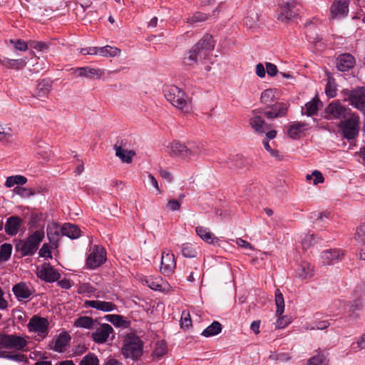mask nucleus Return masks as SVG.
<instances>
[{
    "mask_svg": "<svg viewBox=\"0 0 365 365\" xmlns=\"http://www.w3.org/2000/svg\"><path fill=\"white\" fill-rule=\"evenodd\" d=\"M163 92L166 100L173 106L185 113L191 111L190 99L183 90L174 85H169L164 88Z\"/></svg>",
    "mask_w": 365,
    "mask_h": 365,
    "instance_id": "1",
    "label": "nucleus"
},
{
    "mask_svg": "<svg viewBox=\"0 0 365 365\" xmlns=\"http://www.w3.org/2000/svg\"><path fill=\"white\" fill-rule=\"evenodd\" d=\"M44 237V229L41 227L31 233L26 240H19L16 249L22 256H31L37 251Z\"/></svg>",
    "mask_w": 365,
    "mask_h": 365,
    "instance_id": "2",
    "label": "nucleus"
},
{
    "mask_svg": "<svg viewBox=\"0 0 365 365\" xmlns=\"http://www.w3.org/2000/svg\"><path fill=\"white\" fill-rule=\"evenodd\" d=\"M121 351L125 358L137 359L143 354V342L135 334H128L125 336Z\"/></svg>",
    "mask_w": 365,
    "mask_h": 365,
    "instance_id": "3",
    "label": "nucleus"
},
{
    "mask_svg": "<svg viewBox=\"0 0 365 365\" xmlns=\"http://www.w3.org/2000/svg\"><path fill=\"white\" fill-rule=\"evenodd\" d=\"M344 101L349 104L361 113H365V87L359 86L354 89H344L341 91Z\"/></svg>",
    "mask_w": 365,
    "mask_h": 365,
    "instance_id": "4",
    "label": "nucleus"
},
{
    "mask_svg": "<svg viewBox=\"0 0 365 365\" xmlns=\"http://www.w3.org/2000/svg\"><path fill=\"white\" fill-rule=\"evenodd\" d=\"M359 123V115L356 113H353L348 118L341 120L339 127L341 128L344 136L350 140L355 138L358 135Z\"/></svg>",
    "mask_w": 365,
    "mask_h": 365,
    "instance_id": "5",
    "label": "nucleus"
},
{
    "mask_svg": "<svg viewBox=\"0 0 365 365\" xmlns=\"http://www.w3.org/2000/svg\"><path fill=\"white\" fill-rule=\"evenodd\" d=\"M48 326L49 322L47 319L34 315L30 319L27 328L29 332L36 334L37 340L41 341L48 336Z\"/></svg>",
    "mask_w": 365,
    "mask_h": 365,
    "instance_id": "6",
    "label": "nucleus"
},
{
    "mask_svg": "<svg viewBox=\"0 0 365 365\" xmlns=\"http://www.w3.org/2000/svg\"><path fill=\"white\" fill-rule=\"evenodd\" d=\"M26 345L27 340L24 336L16 334L0 335V350H4V349H10L21 351L23 350Z\"/></svg>",
    "mask_w": 365,
    "mask_h": 365,
    "instance_id": "7",
    "label": "nucleus"
},
{
    "mask_svg": "<svg viewBox=\"0 0 365 365\" xmlns=\"http://www.w3.org/2000/svg\"><path fill=\"white\" fill-rule=\"evenodd\" d=\"M106 260V252L102 246L93 245L88 250L86 258V266L89 269H96Z\"/></svg>",
    "mask_w": 365,
    "mask_h": 365,
    "instance_id": "8",
    "label": "nucleus"
},
{
    "mask_svg": "<svg viewBox=\"0 0 365 365\" xmlns=\"http://www.w3.org/2000/svg\"><path fill=\"white\" fill-rule=\"evenodd\" d=\"M279 12L277 19L282 22H288L297 16L295 11L297 2L295 0H279Z\"/></svg>",
    "mask_w": 365,
    "mask_h": 365,
    "instance_id": "9",
    "label": "nucleus"
},
{
    "mask_svg": "<svg viewBox=\"0 0 365 365\" xmlns=\"http://www.w3.org/2000/svg\"><path fill=\"white\" fill-rule=\"evenodd\" d=\"M176 268V259L174 254L169 250H163L161 253L160 272L165 276L173 274Z\"/></svg>",
    "mask_w": 365,
    "mask_h": 365,
    "instance_id": "10",
    "label": "nucleus"
},
{
    "mask_svg": "<svg viewBox=\"0 0 365 365\" xmlns=\"http://www.w3.org/2000/svg\"><path fill=\"white\" fill-rule=\"evenodd\" d=\"M95 331L92 333V339L97 344H103L106 342L110 335L113 334V329L108 324H98L95 326Z\"/></svg>",
    "mask_w": 365,
    "mask_h": 365,
    "instance_id": "11",
    "label": "nucleus"
},
{
    "mask_svg": "<svg viewBox=\"0 0 365 365\" xmlns=\"http://www.w3.org/2000/svg\"><path fill=\"white\" fill-rule=\"evenodd\" d=\"M173 157L175 158H199L197 152L191 150L179 141H173L168 147Z\"/></svg>",
    "mask_w": 365,
    "mask_h": 365,
    "instance_id": "12",
    "label": "nucleus"
},
{
    "mask_svg": "<svg viewBox=\"0 0 365 365\" xmlns=\"http://www.w3.org/2000/svg\"><path fill=\"white\" fill-rule=\"evenodd\" d=\"M347 108L339 101L330 103L325 109V118L328 120L344 118L346 115Z\"/></svg>",
    "mask_w": 365,
    "mask_h": 365,
    "instance_id": "13",
    "label": "nucleus"
},
{
    "mask_svg": "<svg viewBox=\"0 0 365 365\" xmlns=\"http://www.w3.org/2000/svg\"><path fill=\"white\" fill-rule=\"evenodd\" d=\"M36 274L41 279L52 282L60 278V274L49 263H44L37 267Z\"/></svg>",
    "mask_w": 365,
    "mask_h": 365,
    "instance_id": "14",
    "label": "nucleus"
},
{
    "mask_svg": "<svg viewBox=\"0 0 365 365\" xmlns=\"http://www.w3.org/2000/svg\"><path fill=\"white\" fill-rule=\"evenodd\" d=\"M349 5V0H334L330 8L331 18L339 19L347 16Z\"/></svg>",
    "mask_w": 365,
    "mask_h": 365,
    "instance_id": "15",
    "label": "nucleus"
},
{
    "mask_svg": "<svg viewBox=\"0 0 365 365\" xmlns=\"http://www.w3.org/2000/svg\"><path fill=\"white\" fill-rule=\"evenodd\" d=\"M344 252L339 249L327 250L321 254V262L324 265H331L341 260Z\"/></svg>",
    "mask_w": 365,
    "mask_h": 365,
    "instance_id": "16",
    "label": "nucleus"
},
{
    "mask_svg": "<svg viewBox=\"0 0 365 365\" xmlns=\"http://www.w3.org/2000/svg\"><path fill=\"white\" fill-rule=\"evenodd\" d=\"M74 73L78 77L89 79H99L104 75V71L100 68L85 66L76 68Z\"/></svg>",
    "mask_w": 365,
    "mask_h": 365,
    "instance_id": "17",
    "label": "nucleus"
},
{
    "mask_svg": "<svg viewBox=\"0 0 365 365\" xmlns=\"http://www.w3.org/2000/svg\"><path fill=\"white\" fill-rule=\"evenodd\" d=\"M145 282L148 287L153 290L163 292H168L171 290L169 283L160 277H149L145 280Z\"/></svg>",
    "mask_w": 365,
    "mask_h": 365,
    "instance_id": "18",
    "label": "nucleus"
},
{
    "mask_svg": "<svg viewBox=\"0 0 365 365\" xmlns=\"http://www.w3.org/2000/svg\"><path fill=\"white\" fill-rule=\"evenodd\" d=\"M115 155L121 160H132L136 157L134 150L129 148V145L123 141L118 142L114 145Z\"/></svg>",
    "mask_w": 365,
    "mask_h": 365,
    "instance_id": "19",
    "label": "nucleus"
},
{
    "mask_svg": "<svg viewBox=\"0 0 365 365\" xmlns=\"http://www.w3.org/2000/svg\"><path fill=\"white\" fill-rule=\"evenodd\" d=\"M200 52V56H207L210 51L214 48L212 36L210 34H205L195 45Z\"/></svg>",
    "mask_w": 365,
    "mask_h": 365,
    "instance_id": "20",
    "label": "nucleus"
},
{
    "mask_svg": "<svg viewBox=\"0 0 365 365\" xmlns=\"http://www.w3.org/2000/svg\"><path fill=\"white\" fill-rule=\"evenodd\" d=\"M86 307H91L104 312H109L117 310V306L110 302L100 300H86Z\"/></svg>",
    "mask_w": 365,
    "mask_h": 365,
    "instance_id": "21",
    "label": "nucleus"
},
{
    "mask_svg": "<svg viewBox=\"0 0 365 365\" xmlns=\"http://www.w3.org/2000/svg\"><path fill=\"white\" fill-rule=\"evenodd\" d=\"M258 113L257 110L252 111L253 116L250 119V123L255 132L262 134L269 129V125L258 115Z\"/></svg>",
    "mask_w": 365,
    "mask_h": 365,
    "instance_id": "22",
    "label": "nucleus"
},
{
    "mask_svg": "<svg viewBox=\"0 0 365 365\" xmlns=\"http://www.w3.org/2000/svg\"><path fill=\"white\" fill-rule=\"evenodd\" d=\"M355 58L351 54L344 53L336 58V67L340 71H347L355 65Z\"/></svg>",
    "mask_w": 365,
    "mask_h": 365,
    "instance_id": "23",
    "label": "nucleus"
},
{
    "mask_svg": "<svg viewBox=\"0 0 365 365\" xmlns=\"http://www.w3.org/2000/svg\"><path fill=\"white\" fill-rule=\"evenodd\" d=\"M70 340V336L67 333L63 332L53 340L51 348L57 352H63Z\"/></svg>",
    "mask_w": 365,
    "mask_h": 365,
    "instance_id": "24",
    "label": "nucleus"
},
{
    "mask_svg": "<svg viewBox=\"0 0 365 365\" xmlns=\"http://www.w3.org/2000/svg\"><path fill=\"white\" fill-rule=\"evenodd\" d=\"M47 237L52 247H57V242L61 234V228L56 223L48 224L46 228Z\"/></svg>",
    "mask_w": 365,
    "mask_h": 365,
    "instance_id": "25",
    "label": "nucleus"
},
{
    "mask_svg": "<svg viewBox=\"0 0 365 365\" xmlns=\"http://www.w3.org/2000/svg\"><path fill=\"white\" fill-rule=\"evenodd\" d=\"M296 276L302 280L311 279L314 276L313 266L307 262H302L296 270Z\"/></svg>",
    "mask_w": 365,
    "mask_h": 365,
    "instance_id": "26",
    "label": "nucleus"
},
{
    "mask_svg": "<svg viewBox=\"0 0 365 365\" xmlns=\"http://www.w3.org/2000/svg\"><path fill=\"white\" fill-rule=\"evenodd\" d=\"M22 225L21 218L16 216H12L7 219L5 225L6 232L11 236L16 235Z\"/></svg>",
    "mask_w": 365,
    "mask_h": 365,
    "instance_id": "27",
    "label": "nucleus"
},
{
    "mask_svg": "<svg viewBox=\"0 0 365 365\" xmlns=\"http://www.w3.org/2000/svg\"><path fill=\"white\" fill-rule=\"evenodd\" d=\"M12 291L15 297L19 301L28 299L32 294V290L24 282H20L14 285Z\"/></svg>",
    "mask_w": 365,
    "mask_h": 365,
    "instance_id": "28",
    "label": "nucleus"
},
{
    "mask_svg": "<svg viewBox=\"0 0 365 365\" xmlns=\"http://www.w3.org/2000/svg\"><path fill=\"white\" fill-rule=\"evenodd\" d=\"M197 235L205 242L209 244H215L218 242V239L210 232V229L203 226H197L195 228Z\"/></svg>",
    "mask_w": 365,
    "mask_h": 365,
    "instance_id": "29",
    "label": "nucleus"
},
{
    "mask_svg": "<svg viewBox=\"0 0 365 365\" xmlns=\"http://www.w3.org/2000/svg\"><path fill=\"white\" fill-rule=\"evenodd\" d=\"M205 59L204 56H200L197 47L195 46L189 51L183 58V63L187 66H192Z\"/></svg>",
    "mask_w": 365,
    "mask_h": 365,
    "instance_id": "30",
    "label": "nucleus"
},
{
    "mask_svg": "<svg viewBox=\"0 0 365 365\" xmlns=\"http://www.w3.org/2000/svg\"><path fill=\"white\" fill-rule=\"evenodd\" d=\"M0 63L7 68L21 69L26 64V59H11L6 57L0 56Z\"/></svg>",
    "mask_w": 365,
    "mask_h": 365,
    "instance_id": "31",
    "label": "nucleus"
},
{
    "mask_svg": "<svg viewBox=\"0 0 365 365\" xmlns=\"http://www.w3.org/2000/svg\"><path fill=\"white\" fill-rule=\"evenodd\" d=\"M61 235L71 239H77L81 235V230L75 225L66 223L61 227Z\"/></svg>",
    "mask_w": 365,
    "mask_h": 365,
    "instance_id": "32",
    "label": "nucleus"
},
{
    "mask_svg": "<svg viewBox=\"0 0 365 365\" xmlns=\"http://www.w3.org/2000/svg\"><path fill=\"white\" fill-rule=\"evenodd\" d=\"M96 325H98L97 322L90 317H81L74 322L75 327L88 329H93Z\"/></svg>",
    "mask_w": 365,
    "mask_h": 365,
    "instance_id": "33",
    "label": "nucleus"
},
{
    "mask_svg": "<svg viewBox=\"0 0 365 365\" xmlns=\"http://www.w3.org/2000/svg\"><path fill=\"white\" fill-rule=\"evenodd\" d=\"M320 101L318 98L315 97L312 101L306 103L304 108H302V114L308 116L313 115L317 113Z\"/></svg>",
    "mask_w": 365,
    "mask_h": 365,
    "instance_id": "34",
    "label": "nucleus"
},
{
    "mask_svg": "<svg viewBox=\"0 0 365 365\" xmlns=\"http://www.w3.org/2000/svg\"><path fill=\"white\" fill-rule=\"evenodd\" d=\"M222 331V325L220 322L215 321L202 332L205 337H211L217 335Z\"/></svg>",
    "mask_w": 365,
    "mask_h": 365,
    "instance_id": "35",
    "label": "nucleus"
},
{
    "mask_svg": "<svg viewBox=\"0 0 365 365\" xmlns=\"http://www.w3.org/2000/svg\"><path fill=\"white\" fill-rule=\"evenodd\" d=\"M278 97V91L276 88L264 90L261 94V101L264 104H270Z\"/></svg>",
    "mask_w": 365,
    "mask_h": 365,
    "instance_id": "36",
    "label": "nucleus"
},
{
    "mask_svg": "<svg viewBox=\"0 0 365 365\" xmlns=\"http://www.w3.org/2000/svg\"><path fill=\"white\" fill-rule=\"evenodd\" d=\"M361 308V303L359 301H354L349 305L348 315L349 320H356L359 317L357 312Z\"/></svg>",
    "mask_w": 365,
    "mask_h": 365,
    "instance_id": "37",
    "label": "nucleus"
},
{
    "mask_svg": "<svg viewBox=\"0 0 365 365\" xmlns=\"http://www.w3.org/2000/svg\"><path fill=\"white\" fill-rule=\"evenodd\" d=\"M27 179L23 175H13L6 178L5 186L7 187H11L14 185H23L26 184Z\"/></svg>",
    "mask_w": 365,
    "mask_h": 365,
    "instance_id": "38",
    "label": "nucleus"
},
{
    "mask_svg": "<svg viewBox=\"0 0 365 365\" xmlns=\"http://www.w3.org/2000/svg\"><path fill=\"white\" fill-rule=\"evenodd\" d=\"M275 304L277 307L276 315L281 316L284 312V300L282 292L279 289L275 291Z\"/></svg>",
    "mask_w": 365,
    "mask_h": 365,
    "instance_id": "39",
    "label": "nucleus"
},
{
    "mask_svg": "<svg viewBox=\"0 0 365 365\" xmlns=\"http://www.w3.org/2000/svg\"><path fill=\"white\" fill-rule=\"evenodd\" d=\"M120 53V50L116 47L106 46L99 48L98 55L101 56H116Z\"/></svg>",
    "mask_w": 365,
    "mask_h": 365,
    "instance_id": "40",
    "label": "nucleus"
},
{
    "mask_svg": "<svg viewBox=\"0 0 365 365\" xmlns=\"http://www.w3.org/2000/svg\"><path fill=\"white\" fill-rule=\"evenodd\" d=\"M0 357L13 360L15 361H25L26 363L28 361L27 358L24 354H10L4 350H0Z\"/></svg>",
    "mask_w": 365,
    "mask_h": 365,
    "instance_id": "41",
    "label": "nucleus"
},
{
    "mask_svg": "<svg viewBox=\"0 0 365 365\" xmlns=\"http://www.w3.org/2000/svg\"><path fill=\"white\" fill-rule=\"evenodd\" d=\"M207 19H208L207 14H206L205 13L200 12V11H197V12L192 14L190 16H189L187 19L186 22L189 24L192 25V24H195L197 23L205 21Z\"/></svg>",
    "mask_w": 365,
    "mask_h": 365,
    "instance_id": "42",
    "label": "nucleus"
},
{
    "mask_svg": "<svg viewBox=\"0 0 365 365\" xmlns=\"http://www.w3.org/2000/svg\"><path fill=\"white\" fill-rule=\"evenodd\" d=\"M305 126L304 123H297L292 125L287 132L288 135L293 138H297Z\"/></svg>",
    "mask_w": 365,
    "mask_h": 365,
    "instance_id": "43",
    "label": "nucleus"
},
{
    "mask_svg": "<svg viewBox=\"0 0 365 365\" xmlns=\"http://www.w3.org/2000/svg\"><path fill=\"white\" fill-rule=\"evenodd\" d=\"M202 277V272L197 266L190 267L189 275L187 277V281L194 282L196 280H200Z\"/></svg>",
    "mask_w": 365,
    "mask_h": 365,
    "instance_id": "44",
    "label": "nucleus"
},
{
    "mask_svg": "<svg viewBox=\"0 0 365 365\" xmlns=\"http://www.w3.org/2000/svg\"><path fill=\"white\" fill-rule=\"evenodd\" d=\"M325 92H326V94L329 98H334L336 96V82H335V80L331 77L328 78Z\"/></svg>",
    "mask_w": 365,
    "mask_h": 365,
    "instance_id": "45",
    "label": "nucleus"
},
{
    "mask_svg": "<svg viewBox=\"0 0 365 365\" xmlns=\"http://www.w3.org/2000/svg\"><path fill=\"white\" fill-rule=\"evenodd\" d=\"M96 289L90 284L87 282L79 283L78 285L77 292L79 294H91L94 293Z\"/></svg>",
    "mask_w": 365,
    "mask_h": 365,
    "instance_id": "46",
    "label": "nucleus"
},
{
    "mask_svg": "<svg viewBox=\"0 0 365 365\" xmlns=\"http://www.w3.org/2000/svg\"><path fill=\"white\" fill-rule=\"evenodd\" d=\"M12 246L10 244H3L0 247V261H6L11 257Z\"/></svg>",
    "mask_w": 365,
    "mask_h": 365,
    "instance_id": "47",
    "label": "nucleus"
},
{
    "mask_svg": "<svg viewBox=\"0 0 365 365\" xmlns=\"http://www.w3.org/2000/svg\"><path fill=\"white\" fill-rule=\"evenodd\" d=\"M182 254L185 257H194L197 255V252L192 244L185 243L182 245Z\"/></svg>",
    "mask_w": 365,
    "mask_h": 365,
    "instance_id": "48",
    "label": "nucleus"
},
{
    "mask_svg": "<svg viewBox=\"0 0 365 365\" xmlns=\"http://www.w3.org/2000/svg\"><path fill=\"white\" fill-rule=\"evenodd\" d=\"M167 353V346L163 341L156 344V346L153 351V356L155 358L160 359Z\"/></svg>",
    "mask_w": 365,
    "mask_h": 365,
    "instance_id": "49",
    "label": "nucleus"
},
{
    "mask_svg": "<svg viewBox=\"0 0 365 365\" xmlns=\"http://www.w3.org/2000/svg\"><path fill=\"white\" fill-rule=\"evenodd\" d=\"M99 360L98 357L92 353H90L81 359L79 365H98Z\"/></svg>",
    "mask_w": 365,
    "mask_h": 365,
    "instance_id": "50",
    "label": "nucleus"
},
{
    "mask_svg": "<svg viewBox=\"0 0 365 365\" xmlns=\"http://www.w3.org/2000/svg\"><path fill=\"white\" fill-rule=\"evenodd\" d=\"M106 319L117 327L123 326L127 323L124 317L118 314H109L106 317Z\"/></svg>",
    "mask_w": 365,
    "mask_h": 365,
    "instance_id": "51",
    "label": "nucleus"
},
{
    "mask_svg": "<svg viewBox=\"0 0 365 365\" xmlns=\"http://www.w3.org/2000/svg\"><path fill=\"white\" fill-rule=\"evenodd\" d=\"M180 325L183 329H188L192 326L190 315L188 312L184 310L181 314Z\"/></svg>",
    "mask_w": 365,
    "mask_h": 365,
    "instance_id": "52",
    "label": "nucleus"
},
{
    "mask_svg": "<svg viewBox=\"0 0 365 365\" xmlns=\"http://www.w3.org/2000/svg\"><path fill=\"white\" fill-rule=\"evenodd\" d=\"M9 43L13 45L14 48L19 51H26L28 49L27 43L21 39H11L9 40Z\"/></svg>",
    "mask_w": 365,
    "mask_h": 365,
    "instance_id": "53",
    "label": "nucleus"
},
{
    "mask_svg": "<svg viewBox=\"0 0 365 365\" xmlns=\"http://www.w3.org/2000/svg\"><path fill=\"white\" fill-rule=\"evenodd\" d=\"M306 178L307 180L313 179V183L314 185H317L318 183L324 182V177L322 174L318 170H314L311 175H307Z\"/></svg>",
    "mask_w": 365,
    "mask_h": 365,
    "instance_id": "54",
    "label": "nucleus"
},
{
    "mask_svg": "<svg viewBox=\"0 0 365 365\" xmlns=\"http://www.w3.org/2000/svg\"><path fill=\"white\" fill-rule=\"evenodd\" d=\"M12 136V130L11 128H4L0 124V141H8Z\"/></svg>",
    "mask_w": 365,
    "mask_h": 365,
    "instance_id": "55",
    "label": "nucleus"
},
{
    "mask_svg": "<svg viewBox=\"0 0 365 365\" xmlns=\"http://www.w3.org/2000/svg\"><path fill=\"white\" fill-rule=\"evenodd\" d=\"M351 348L354 351L365 349V333L361 335L355 343L352 344Z\"/></svg>",
    "mask_w": 365,
    "mask_h": 365,
    "instance_id": "56",
    "label": "nucleus"
},
{
    "mask_svg": "<svg viewBox=\"0 0 365 365\" xmlns=\"http://www.w3.org/2000/svg\"><path fill=\"white\" fill-rule=\"evenodd\" d=\"M315 243V237L313 235H307L304 236L302 241V249L304 250H308L311 246Z\"/></svg>",
    "mask_w": 365,
    "mask_h": 365,
    "instance_id": "57",
    "label": "nucleus"
},
{
    "mask_svg": "<svg viewBox=\"0 0 365 365\" xmlns=\"http://www.w3.org/2000/svg\"><path fill=\"white\" fill-rule=\"evenodd\" d=\"M14 192L22 197H29L34 195V192L31 191V190L20 186H16L14 187Z\"/></svg>",
    "mask_w": 365,
    "mask_h": 365,
    "instance_id": "58",
    "label": "nucleus"
},
{
    "mask_svg": "<svg viewBox=\"0 0 365 365\" xmlns=\"http://www.w3.org/2000/svg\"><path fill=\"white\" fill-rule=\"evenodd\" d=\"M278 319L275 323V327L277 329H283L288 326L291 321L290 319L287 316H283L282 314L281 316H277Z\"/></svg>",
    "mask_w": 365,
    "mask_h": 365,
    "instance_id": "59",
    "label": "nucleus"
},
{
    "mask_svg": "<svg viewBox=\"0 0 365 365\" xmlns=\"http://www.w3.org/2000/svg\"><path fill=\"white\" fill-rule=\"evenodd\" d=\"M329 325H330V323L328 321H319V322H316L314 326H310V327L307 326L306 327V329H311V330H314V329L324 330V329H327V327H329Z\"/></svg>",
    "mask_w": 365,
    "mask_h": 365,
    "instance_id": "60",
    "label": "nucleus"
},
{
    "mask_svg": "<svg viewBox=\"0 0 365 365\" xmlns=\"http://www.w3.org/2000/svg\"><path fill=\"white\" fill-rule=\"evenodd\" d=\"M38 255L41 257L52 258L51 252L48 244L44 243L39 250Z\"/></svg>",
    "mask_w": 365,
    "mask_h": 365,
    "instance_id": "61",
    "label": "nucleus"
},
{
    "mask_svg": "<svg viewBox=\"0 0 365 365\" xmlns=\"http://www.w3.org/2000/svg\"><path fill=\"white\" fill-rule=\"evenodd\" d=\"M39 217L36 214H34L31 217V220L29 222V229H40L41 227L43 228V225H38Z\"/></svg>",
    "mask_w": 365,
    "mask_h": 365,
    "instance_id": "62",
    "label": "nucleus"
},
{
    "mask_svg": "<svg viewBox=\"0 0 365 365\" xmlns=\"http://www.w3.org/2000/svg\"><path fill=\"white\" fill-rule=\"evenodd\" d=\"M181 202L178 200H170L167 203V208L171 211H177L180 210Z\"/></svg>",
    "mask_w": 365,
    "mask_h": 365,
    "instance_id": "63",
    "label": "nucleus"
},
{
    "mask_svg": "<svg viewBox=\"0 0 365 365\" xmlns=\"http://www.w3.org/2000/svg\"><path fill=\"white\" fill-rule=\"evenodd\" d=\"M323 361V355L317 354L308 360L307 365H321Z\"/></svg>",
    "mask_w": 365,
    "mask_h": 365,
    "instance_id": "64",
    "label": "nucleus"
}]
</instances>
